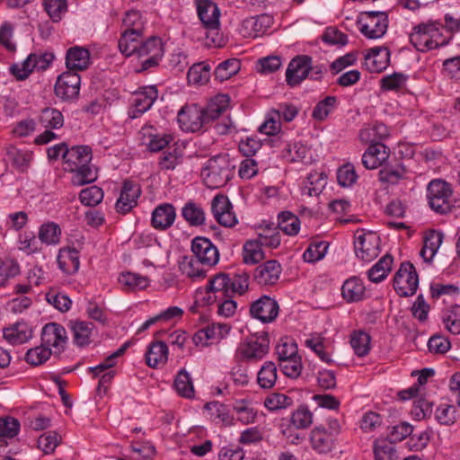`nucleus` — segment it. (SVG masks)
I'll list each match as a JSON object with an SVG mask.
<instances>
[{"label":"nucleus","instance_id":"f257e3e1","mask_svg":"<svg viewBox=\"0 0 460 460\" xmlns=\"http://www.w3.org/2000/svg\"><path fill=\"white\" fill-rule=\"evenodd\" d=\"M228 102L227 95L218 94L203 109L197 104L185 105L178 112L180 127L185 131L198 132L221 116Z\"/></svg>","mask_w":460,"mask_h":460},{"label":"nucleus","instance_id":"f03ea898","mask_svg":"<svg viewBox=\"0 0 460 460\" xmlns=\"http://www.w3.org/2000/svg\"><path fill=\"white\" fill-rule=\"evenodd\" d=\"M92 158V149L88 146H74L64 153V169L73 173V185L83 186L97 179V172L90 164Z\"/></svg>","mask_w":460,"mask_h":460},{"label":"nucleus","instance_id":"7ed1b4c3","mask_svg":"<svg viewBox=\"0 0 460 460\" xmlns=\"http://www.w3.org/2000/svg\"><path fill=\"white\" fill-rule=\"evenodd\" d=\"M453 188L450 183L441 179H434L427 186V199L432 210L438 214L450 212Z\"/></svg>","mask_w":460,"mask_h":460},{"label":"nucleus","instance_id":"20e7f679","mask_svg":"<svg viewBox=\"0 0 460 460\" xmlns=\"http://www.w3.org/2000/svg\"><path fill=\"white\" fill-rule=\"evenodd\" d=\"M358 23L360 24V32L368 39L383 37L388 27V15L385 12H363L360 13Z\"/></svg>","mask_w":460,"mask_h":460},{"label":"nucleus","instance_id":"39448f33","mask_svg":"<svg viewBox=\"0 0 460 460\" xmlns=\"http://www.w3.org/2000/svg\"><path fill=\"white\" fill-rule=\"evenodd\" d=\"M208 187L219 188L229 180V164L226 155H216L208 159L202 171Z\"/></svg>","mask_w":460,"mask_h":460},{"label":"nucleus","instance_id":"423d86ee","mask_svg":"<svg viewBox=\"0 0 460 460\" xmlns=\"http://www.w3.org/2000/svg\"><path fill=\"white\" fill-rule=\"evenodd\" d=\"M419 287V276L410 261L401 264L394 278V288L402 297L413 296Z\"/></svg>","mask_w":460,"mask_h":460},{"label":"nucleus","instance_id":"0eeeda50","mask_svg":"<svg viewBox=\"0 0 460 460\" xmlns=\"http://www.w3.org/2000/svg\"><path fill=\"white\" fill-rule=\"evenodd\" d=\"M270 340L267 333L254 336L242 343L236 351V356L241 359H261L269 351Z\"/></svg>","mask_w":460,"mask_h":460},{"label":"nucleus","instance_id":"6e6552de","mask_svg":"<svg viewBox=\"0 0 460 460\" xmlns=\"http://www.w3.org/2000/svg\"><path fill=\"white\" fill-rule=\"evenodd\" d=\"M66 329L57 323H47L41 332V343L49 349H53V355L61 354L66 343Z\"/></svg>","mask_w":460,"mask_h":460},{"label":"nucleus","instance_id":"1a4fd4ad","mask_svg":"<svg viewBox=\"0 0 460 460\" xmlns=\"http://www.w3.org/2000/svg\"><path fill=\"white\" fill-rule=\"evenodd\" d=\"M191 251L202 266L213 267L219 261V252L208 238L195 237L191 242Z\"/></svg>","mask_w":460,"mask_h":460},{"label":"nucleus","instance_id":"9d476101","mask_svg":"<svg viewBox=\"0 0 460 460\" xmlns=\"http://www.w3.org/2000/svg\"><path fill=\"white\" fill-rule=\"evenodd\" d=\"M80 84L81 77L76 72H64L58 77L55 84V93L62 100H74L79 95Z\"/></svg>","mask_w":460,"mask_h":460},{"label":"nucleus","instance_id":"9b49d317","mask_svg":"<svg viewBox=\"0 0 460 460\" xmlns=\"http://www.w3.org/2000/svg\"><path fill=\"white\" fill-rule=\"evenodd\" d=\"M312 68V58L309 56H297L288 64L286 71V81L288 85L296 86L304 81Z\"/></svg>","mask_w":460,"mask_h":460},{"label":"nucleus","instance_id":"f8f14e48","mask_svg":"<svg viewBox=\"0 0 460 460\" xmlns=\"http://www.w3.org/2000/svg\"><path fill=\"white\" fill-rule=\"evenodd\" d=\"M379 236L374 233L359 234L354 243L357 257L365 261H371L379 253Z\"/></svg>","mask_w":460,"mask_h":460},{"label":"nucleus","instance_id":"ddd939ff","mask_svg":"<svg viewBox=\"0 0 460 460\" xmlns=\"http://www.w3.org/2000/svg\"><path fill=\"white\" fill-rule=\"evenodd\" d=\"M250 314L262 323H270L279 314V305L275 299L263 296L251 305Z\"/></svg>","mask_w":460,"mask_h":460},{"label":"nucleus","instance_id":"4468645a","mask_svg":"<svg viewBox=\"0 0 460 460\" xmlns=\"http://www.w3.org/2000/svg\"><path fill=\"white\" fill-rule=\"evenodd\" d=\"M141 194L138 184L130 181H125L120 191L119 198L116 202V209L119 213L127 214L137 206V199Z\"/></svg>","mask_w":460,"mask_h":460},{"label":"nucleus","instance_id":"2eb2a0df","mask_svg":"<svg viewBox=\"0 0 460 460\" xmlns=\"http://www.w3.org/2000/svg\"><path fill=\"white\" fill-rule=\"evenodd\" d=\"M431 21L421 22L412 28L410 33V41L418 51L425 52L432 49V33Z\"/></svg>","mask_w":460,"mask_h":460},{"label":"nucleus","instance_id":"dca6fc26","mask_svg":"<svg viewBox=\"0 0 460 460\" xmlns=\"http://www.w3.org/2000/svg\"><path fill=\"white\" fill-rule=\"evenodd\" d=\"M390 155V148L383 143L376 142L369 145L362 155V164L366 169L374 170L383 164Z\"/></svg>","mask_w":460,"mask_h":460},{"label":"nucleus","instance_id":"f3484780","mask_svg":"<svg viewBox=\"0 0 460 460\" xmlns=\"http://www.w3.org/2000/svg\"><path fill=\"white\" fill-rule=\"evenodd\" d=\"M176 218V210L172 204L163 203L158 205L152 212L151 226L159 231L170 228Z\"/></svg>","mask_w":460,"mask_h":460},{"label":"nucleus","instance_id":"a211bd4d","mask_svg":"<svg viewBox=\"0 0 460 460\" xmlns=\"http://www.w3.org/2000/svg\"><path fill=\"white\" fill-rule=\"evenodd\" d=\"M390 62V51L386 47L370 49L365 57V66L371 73H381Z\"/></svg>","mask_w":460,"mask_h":460},{"label":"nucleus","instance_id":"6ab92c4d","mask_svg":"<svg viewBox=\"0 0 460 460\" xmlns=\"http://www.w3.org/2000/svg\"><path fill=\"white\" fill-rule=\"evenodd\" d=\"M230 284L231 279L226 273L220 272L215 275L213 278H211L208 281V285L207 286L206 289L207 293H212L214 296L212 297L211 296H209L208 301H217L225 299L226 297H230Z\"/></svg>","mask_w":460,"mask_h":460},{"label":"nucleus","instance_id":"aec40b11","mask_svg":"<svg viewBox=\"0 0 460 460\" xmlns=\"http://www.w3.org/2000/svg\"><path fill=\"white\" fill-rule=\"evenodd\" d=\"M157 97V89L153 85L146 86L142 91L137 93L134 99V109L129 112L130 117L137 118L148 111Z\"/></svg>","mask_w":460,"mask_h":460},{"label":"nucleus","instance_id":"412c9836","mask_svg":"<svg viewBox=\"0 0 460 460\" xmlns=\"http://www.w3.org/2000/svg\"><path fill=\"white\" fill-rule=\"evenodd\" d=\"M280 273V264L277 261H268L256 268L253 277L260 285H274L279 280Z\"/></svg>","mask_w":460,"mask_h":460},{"label":"nucleus","instance_id":"4be33fe9","mask_svg":"<svg viewBox=\"0 0 460 460\" xmlns=\"http://www.w3.org/2000/svg\"><path fill=\"white\" fill-rule=\"evenodd\" d=\"M198 15L206 29L211 32L217 30L220 13L216 4L208 0L199 1Z\"/></svg>","mask_w":460,"mask_h":460},{"label":"nucleus","instance_id":"5701e85b","mask_svg":"<svg viewBox=\"0 0 460 460\" xmlns=\"http://www.w3.org/2000/svg\"><path fill=\"white\" fill-rule=\"evenodd\" d=\"M90 65V52L87 49L75 46L67 49L66 66L68 71L76 72L86 69Z\"/></svg>","mask_w":460,"mask_h":460},{"label":"nucleus","instance_id":"b1692460","mask_svg":"<svg viewBox=\"0 0 460 460\" xmlns=\"http://www.w3.org/2000/svg\"><path fill=\"white\" fill-rule=\"evenodd\" d=\"M5 155L19 172H27L32 159V154L31 152L20 150L13 145L5 146Z\"/></svg>","mask_w":460,"mask_h":460},{"label":"nucleus","instance_id":"393cba45","mask_svg":"<svg viewBox=\"0 0 460 460\" xmlns=\"http://www.w3.org/2000/svg\"><path fill=\"white\" fill-rule=\"evenodd\" d=\"M443 233L437 230L429 231L423 241V247L420 251V256L427 262H430L437 253L443 242Z\"/></svg>","mask_w":460,"mask_h":460},{"label":"nucleus","instance_id":"a878e982","mask_svg":"<svg viewBox=\"0 0 460 460\" xmlns=\"http://www.w3.org/2000/svg\"><path fill=\"white\" fill-rule=\"evenodd\" d=\"M168 348L164 341H154L148 346L146 353V363L148 367L155 368L167 361Z\"/></svg>","mask_w":460,"mask_h":460},{"label":"nucleus","instance_id":"bb28decb","mask_svg":"<svg viewBox=\"0 0 460 460\" xmlns=\"http://www.w3.org/2000/svg\"><path fill=\"white\" fill-rule=\"evenodd\" d=\"M3 333L4 338L13 345L22 344L32 336L31 329L25 323H16L10 327L4 328Z\"/></svg>","mask_w":460,"mask_h":460},{"label":"nucleus","instance_id":"cd10ccee","mask_svg":"<svg viewBox=\"0 0 460 460\" xmlns=\"http://www.w3.org/2000/svg\"><path fill=\"white\" fill-rule=\"evenodd\" d=\"M144 33H135L124 31L119 40V49L126 57L137 55Z\"/></svg>","mask_w":460,"mask_h":460},{"label":"nucleus","instance_id":"c85d7f7f","mask_svg":"<svg viewBox=\"0 0 460 460\" xmlns=\"http://www.w3.org/2000/svg\"><path fill=\"white\" fill-rule=\"evenodd\" d=\"M327 176L324 172L314 171L308 173L305 185L302 189L303 194L310 197L318 196L326 184Z\"/></svg>","mask_w":460,"mask_h":460},{"label":"nucleus","instance_id":"c756f323","mask_svg":"<svg viewBox=\"0 0 460 460\" xmlns=\"http://www.w3.org/2000/svg\"><path fill=\"white\" fill-rule=\"evenodd\" d=\"M365 287L363 282L357 277L347 279L341 288V294L348 302H356L363 297Z\"/></svg>","mask_w":460,"mask_h":460},{"label":"nucleus","instance_id":"7c9ffc66","mask_svg":"<svg viewBox=\"0 0 460 460\" xmlns=\"http://www.w3.org/2000/svg\"><path fill=\"white\" fill-rule=\"evenodd\" d=\"M394 258L390 254L383 256L368 271L369 280L375 283L385 279L392 270Z\"/></svg>","mask_w":460,"mask_h":460},{"label":"nucleus","instance_id":"2f4dec72","mask_svg":"<svg viewBox=\"0 0 460 460\" xmlns=\"http://www.w3.org/2000/svg\"><path fill=\"white\" fill-rule=\"evenodd\" d=\"M373 452L375 460H398V456L393 441L389 439H376Z\"/></svg>","mask_w":460,"mask_h":460},{"label":"nucleus","instance_id":"473e14b6","mask_svg":"<svg viewBox=\"0 0 460 460\" xmlns=\"http://www.w3.org/2000/svg\"><path fill=\"white\" fill-rule=\"evenodd\" d=\"M241 69V61L238 58H229L221 62L214 70L216 80L223 82L236 75Z\"/></svg>","mask_w":460,"mask_h":460},{"label":"nucleus","instance_id":"72a5a7b5","mask_svg":"<svg viewBox=\"0 0 460 460\" xmlns=\"http://www.w3.org/2000/svg\"><path fill=\"white\" fill-rule=\"evenodd\" d=\"M58 262L59 268L67 274L75 273L79 269L78 252L75 249H67L60 252Z\"/></svg>","mask_w":460,"mask_h":460},{"label":"nucleus","instance_id":"f704fd0d","mask_svg":"<svg viewBox=\"0 0 460 460\" xmlns=\"http://www.w3.org/2000/svg\"><path fill=\"white\" fill-rule=\"evenodd\" d=\"M93 328L92 323L75 322L71 323V330L75 343L79 347H84L91 342V334Z\"/></svg>","mask_w":460,"mask_h":460},{"label":"nucleus","instance_id":"c9c22d12","mask_svg":"<svg viewBox=\"0 0 460 460\" xmlns=\"http://www.w3.org/2000/svg\"><path fill=\"white\" fill-rule=\"evenodd\" d=\"M311 442L314 448L319 453L330 452L333 445L331 435L323 427H315L312 430Z\"/></svg>","mask_w":460,"mask_h":460},{"label":"nucleus","instance_id":"e433bc0d","mask_svg":"<svg viewBox=\"0 0 460 460\" xmlns=\"http://www.w3.org/2000/svg\"><path fill=\"white\" fill-rule=\"evenodd\" d=\"M181 216L191 226H199L205 222L204 210L192 201H189L184 205L181 209Z\"/></svg>","mask_w":460,"mask_h":460},{"label":"nucleus","instance_id":"4c0bfd02","mask_svg":"<svg viewBox=\"0 0 460 460\" xmlns=\"http://www.w3.org/2000/svg\"><path fill=\"white\" fill-rule=\"evenodd\" d=\"M119 282L126 290L129 291L145 289L149 285V279L146 277L132 272L121 273Z\"/></svg>","mask_w":460,"mask_h":460},{"label":"nucleus","instance_id":"58836bf2","mask_svg":"<svg viewBox=\"0 0 460 460\" xmlns=\"http://www.w3.org/2000/svg\"><path fill=\"white\" fill-rule=\"evenodd\" d=\"M406 170L402 164L385 166L378 172L379 181L383 183L395 185L405 178Z\"/></svg>","mask_w":460,"mask_h":460},{"label":"nucleus","instance_id":"ea45409f","mask_svg":"<svg viewBox=\"0 0 460 460\" xmlns=\"http://www.w3.org/2000/svg\"><path fill=\"white\" fill-rule=\"evenodd\" d=\"M211 66L205 62L194 64L188 71V80L190 83L205 84L211 76Z\"/></svg>","mask_w":460,"mask_h":460},{"label":"nucleus","instance_id":"a19ab883","mask_svg":"<svg viewBox=\"0 0 460 460\" xmlns=\"http://www.w3.org/2000/svg\"><path fill=\"white\" fill-rule=\"evenodd\" d=\"M163 55L164 49L162 40L155 36H151L145 41L142 40L137 53V56L139 58L146 56L163 57Z\"/></svg>","mask_w":460,"mask_h":460},{"label":"nucleus","instance_id":"79ce46f5","mask_svg":"<svg viewBox=\"0 0 460 460\" xmlns=\"http://www.w3.org/2000/svg\"><path fill=\"white\" fill-rule=\"evenodd\" d=\"M279 228L288 235H296L300 229V220L293 213L283 211L279 215Z\"/></svg>","mask_w":460,"mask_h":460},{"label":"nucleus","instance_id":"37998d69","mask_svg":"<svg viewBox=\"0 0 460 460\" xmlns=\"http://www.w3.org/2000/svg\"><path fill=\"white\" fill-rule=\"evenodd\" d=\"M277 380V367L272 361H266L258 373L257 381L261 388H271Z\"/></svg>","mask_w":460,"mask_h":460},{"label":"nucleus","instance_id":"c03bdc74","mask_svg":"<svg viewBox=\"0 0 460 460\" xmlns=\"http://www.w3.org/2000/svg\"><path fill=\"white\" fill-rule=\"evenodd\" d=\"M174 387L177 393L185 398H192L194 396V387L190 374L181 369L177 374L174 380Z\"/></svg>","mask_w":460,"mask_h":460},{"label":"nucleus","instance_id":"a18cd8bd","mask_svg":"<svg viewBox=\"0 0 460 460\" xmlns=\"http://www.w3.org/2000/svg\"><path fill=\"white\" fill-rule=\"evenodd\" d=\"M40 122L46 128H59L64 124V118L57 109L45 108L40 112Z\"/></svg>","mask_w":460,"mask_h":460},{"label":"nucleus","instance_id":"49530a36","mask_svg":"<svg viewBox=\"0 0 460 460\" xmlns=\"http://www.w3.org/2000/svg\"><path fill=\"white\" fill-rule=\"evenodd\" d=\"M293 403L294 400L291 396L280 393L270 394L264 401L265 407L271 411L286 409Z\"/></svg>","mask_w":460,"mask_h":460},{"label":"nucleus","instance_id":"de8ad7c7","mask_svg":"<svg viewBox=\"0 0 460 460\" xmlns=\"http://www.w3.org/2000/svg\"><path fill=\"white\" fill-rule=\"evenodd\" d=\"M52 354V349L41 343L27 351L25 360L31 366H39L47 361Z\"/></svg>","mask_w":460,"mask_h":460},{"label":"nucleus","instance_id":"09e8293b","mask_svg":"<svg viewBox=\"0 0 460 460\" xmlns=\"http://www.w3.org/2000/svg\"><path fill=\"white\" fill-rule=\"evenodd\" d=\"M350 344L358 357H364L370 349V336L365 332H355L351 336Z\"/></svg>","mask_w":460,"mask_h":460},{"label":"nucleus","instance_id":"8fccbe9b","mask_svg":"<svg viewBox=\"0 0 460 460\" xmlns=\"http://www.w3.org/2000/svg\"><path fill=\"white\" fill-rule=\"evenodd\" d=\"M123 26L126 31L135 33H144L145 31V22L142 19V15L136 10H130L126 13L123 19Z\"/></svg>","mask_w":460,"mask_h":460},{"label":"nucleus","instance_id":"3c124183","mask_svg":"<svg viewBox=\"0 0 460 460\" xmlns=\"http://www.w3.org/2000/svg\"><path fill=\"white\" fill-rule=\"evenodd\" d=\"M81 202L88 207L97 206L103 199V191L95 185L90 186L81 190L79 194Z\"/></svg>","mask_w":460,"mask_h":460},{"label":"nucleus","instance_id":"603ef678","mask_svg":"<svg viewBox=\"0 0 460 460\" xmlns=\"http://www.w3.org/2000/svg\"><path fill=\"white\" fill-rule=\"evenodd\" d=\"M45 11L55 22L62 18L67 10L66 0H42Z\"/></svg>","mask_w":460,"mask_h":460},{"label":"nucleus","instance_id":"864d4df0","mask_svg":"<svg viewBox=\"0 0 460 460\" xmlns=\"http://www.w3.org/2000/svg\"><path fill=\"white\" fill-rule=\"evenodd\" d=\"M261 245L255 241H248L243 245V261L246 264H256L263 259Z\"/></svg>","mask_w":460,"mask_h":460},{"label":"nucleus","instance_id":"5fc2aeb1","mask_svg":"<svg viewBox=\"0 0 460 460\" xmlns=\"http://www.w3.org/2000/svg\"><path fill=\"white\" fill-rule=\"evenodd\" d=\"M34 59L35 54H31L21 65L14 64L11 66V74L19 81L25 80L34 69Z\"/></svg>","mask_w":460,"mask_h":460},{"label":"nucleus","instance_id":"6e6d98bb","mask_svg":"<svg viewBox=\"0 0 460 460\" xmlns=\"http://www.w3.org/2000/svg\"><path fill=\"white\" fill-rule=\"evenodd\" d=\"M291 422L296 429H307L313 423V413L306 406H299L292 413Z\"/></svg>","mask_w":460,"mask_h":460},{"label":"nucleus","instance_id":"4d7b16f0","mask_svg":"<svg viewBox=\"0 0 460 460\" xmlns=\"http://www.w3.org/2000/svg\"><path fill=\"white\" fill-rule=\"evenodd\" d=\"M60 228L54 223L42 225L40 228L39 238L42 243L54 244L59 242Z\"/></svg>","mask_w":460,"mask_h":460},{"label":"nucleus","instance_id":"13d9d810","mask_svg":"<svg viewBox=\"0 0 460 460\" xmlns=\"http://www.w3.org/2000/svg\"><path fill=\"white\" fill-rule=\"evenodd\" d=\"M200 264V261L197 259L191 258L190 261L181 263V270L183 274L192 280L201 279L206 277V270L199 266Z\"/></svg>","mask_w":460,"mask_h":460},{"label":"nucleus","instance_id":"bf43d9fd","mask_svg":"<svg viewBox=\"0 0 460 460\" xmlns=\"http://www.w3.org/2000/svg\"><path fill=\"white\" fill-rule=\"evenodd\" d=\"M336 102L337 98L335 96H327L316 104L313 111V118L317 120H323L334 109Z\"/></svg>","mask_w":460,"mask_h":460},{"label":"nucleus","instance_id":"052dcab7","mask_svg":"<svg viewBox=\"0 0 460 460\" xmlns=\"http://www.w3.org/2000/svg\"><path fill=\"white\" fill-rule=\"evenodd\" d=\"M328 249V244L325 242H317L311 243L303 254L305 261L314 262L323 259Z\"/></svg>","mask_w":460,"mask_h":460},{"label":"nucleus","instance_id":"680f3d73","mask_svg":"<svg viewBox=\"0 0 460 460\" xmlns=\"http://www.w3.org/2000/svg\"><path fill=\"white\" fill-rule=\"evenodd\" d=\"M279 367L284 375L291 378H296L302 371L301 358L295 357L287 360H279Z\"/></svg>","mask_w":460,"mask_h":460},{"label":"nucleus","instance_id":"e2e57ef3","mask_svg":"<svg viewBox=\"0 0 460 460\" xmlns=\"http://www.w3.org/2000/svg\"><path fill=\"white\" fill-rule=\"evenodd\" d=\"M47 301L60 312H66L72 305L71 299L63 293L51 290L46 294Z\"/></svg>","mask_w":460,"mask_h":460},{"label":"nucleus","instance_id":"0e129e2a","mask_svg":"<svg viewBox=\"0 0 460 460\" xmlns=\"http://www.w3.org/2000/svg\"><path fill=\"white\" fill-rule=\"evenodd\" d=\"M358 179L355 168L351 164H346L337 172V180L342 187L353 185Z\"/></svg>","mask_w":460,"mask_h":460},{"label":"nucleus","instance_id":"69168bd1","mask_svg":"<svg viewBox=\"0 0 460 460\" xmlns=\"http://www.w3.org/2000/svg\"><path fill=\"white\" fill-rule=\"evenodd\" d=\"M58 443V435L55 431L44 433L38 439V447L45 454L53 453Z\"/></svg>","mask_w":460,"mask_h":460},{"label":"nucleus","instance_id":"338daca9","mask_svg":"<svg viewBox=\"0 0 460 460\" xmlns=\"http://www.w3.org/2000/svg\"><path fill=\"white\" fill-rule=\"evenodd\" d=\"M281 59L278 56H269L258 60L256 68L261 74H270L281 66Z\"/></svg>","mask_w":460,"mask_h":460},{"label":"nucleus","instance_id":"774afa93","mask_svg":"<svg viewBox=\"0 0 460 460\" xmlns=\"http://www.w3.org/2000/svg\"><path fill=\"white\" fill-rule=\"evenodd\" d=\"M437 420L443 425H451L456 421V408L453 405L441 404L435 412Z\"/></svg>","mask_w":460,"mask_h":460}]
</instances>
